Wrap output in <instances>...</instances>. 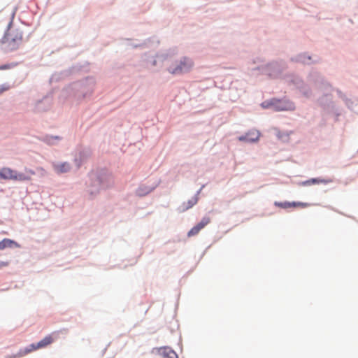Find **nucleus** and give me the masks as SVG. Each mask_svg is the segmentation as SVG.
Listing matches in <instances>:
<instances>
[{
    "mask_svg": "<svg viewBox=\"0 0 358 358\" xmlns=\"http://www.w3.org/2000/svg\"><path fill=\"white\" fill-rule=\"evenodd\" d=\"M158 60L162 62L166 71L173 75L186 73L192 70L194 62L187 57H182L176 59L173 57L166 55L159 57Z\"/></svg>",
    "mask_w": 358,
    "mask_h": 358,
    "instance_id": "f257e3e1",
    "label": "nucleus"
},
{
    "mask_svg": "<svg viewBox=\"0 0 358 358\" xmlns=\"http://www.w3.org/2000/svg\"><path fill=\"white\" fill-rule=\"evenodd\" d=\"M23 39V31L20 28L11 27L4 37V43L8 44L10 50H15Z\"/></svg>",
    "mask_w": 358,
    "mask_h": 358,
    "instance_id": "f03ea898",
    "label": "nucleus"
},
{
    "mask_svg": "<svg viewBox=\"0 0 358 358\" xmlns=\"http://www.w3.org/2000/svg\"><path fill=\"white\" fill-rule=\"evenodd\" d=\"M55 333L46 336L41 341L38 342L37 343H33L30 345L27 348L24 350V354L29 353L34 350H36L38 349L43 348L50 345L54 342V341L57 338L56 336H54Z\"/></svg>",
    "mask_w": 358,
    "mask_h": 358,
    "instance_id": "7ed1b4c3",
    "label": "nucleus"
},
{
    "mask_svg": "<svg viewBox=\"0 0 358 358\" xmlns=\"http://www.w3.org/2000/svg\"><path fill=\"white\" fill-rule=\"evenodd\" d=\"M262 105L264 108L271 106L275 110H288L294 109L292 103L286 101H275L271 103H266L264 102Z\"/></svg>",
    "mask_w": 358,
    "mask_h": 358,
    "instance_id": "20e7f679",
    "label": "nucleus"
},
{
    "mask_svg": "<svg viewBox=\"0 0 358 358\" xmlns=\"http://www.w3.org/2000/svg\"><path fill=\"white\" fill-rule=\"evenodd\" d=\"M103 186L102 182L98 176L96 174H92L90 176V183L88 190L90 194L93 195L97 194Z\"/></svg>",
    "mask_w": 358,
    "mask_h": 358,
    "instance_id": "39448f33",
    "label": "nucleus"
},
{
    "mask_svg": "<svg viewBox=\"0 0 358 358\" xmlns=\"http://www.w3.org/2000/svg\"><path fill=\"white\" fill-rule=\"evenodd\" d=\"M210 222V218L209 217H204L202 218L201 222L192 227L188 232L187 236L189 237L196 236L199 231L203 229L206 225Z\"/></svg>",
    "mask_w": 358,
    "mask_h": 358,
    "instance_id": "423d86ee",
    "label": "nucleus"
},
{
    "mask_svg": "<svg viewBox=\"0 0 358 358\" xmlns=\"http://www.w3.org/2000/svg\"><path fill=\"white\" fill-rule=\"evenodd\" d=\"M24 173H18L15 171V178L13 180L17 181H29L31 180L32 176L35 175L34 171L29 169H24Z\"/></svg>",
    "mask_w": 358,
    "mask_h": 358,
    "instance_id": "0eeeda50",
    "label": "nucleus"
},
{
    "mask_svg": "<svg viewBox=\"0 0 358 358\" xmlns=\"http://www.w3.org/2000/svg\"><path fill=\"white\" fill-rule=\"evenodd\" d=\"M260 134L258 131L252 130L248 132L245 136L238 138L240 141L254 143L259 140Z\"/></svg>",
    "mask_w": 358,
    "mask_h": 358,
    "instance_id": "6e6552de",
    "label": "nucleus"
},
{
    "mask_svg": "<svg viewBox=\"0 0 358 358\" xmlns=\"http://www.w3.org/2000/svg\"><path fill=\"white\" fill-rule=\"evenodd\" d=\"M15 171L9 167H3L0 169V179L6 180H13Z\"/></svg>",
    "mask_w": 358,
    "mask_h": 358,
    "instance_id": "1a4fd4ad",
    "label": "nucleus"
},
{
    "mask_svg": "<svg viewBox=\"0 0 358 358\" xmlns=\"http://www.w3.org/2000/svg\"><path fill=\"white\" fill-rule=\"evenodd\" d=\"M275 206L282 208H289L292 207H307L308 206L306 203L301 202H275Z\"/></svg>",
    "mask_w": 358,
    "mask_h": 358,
    "instance_id": "9d476101",
    "label": "nucleus"
},
{
    "mask_svg": "<svg viewBox=\"0 0 358 358\" xmlns=\"http://www.w3.org/2000/svg\"><path fill=\"white\" fill-rule=\"evenodd\" d=\"M158 352L164 358H178L177 354L169 347L160 348Z\"/></svg>",
    "mask_w": 358,
    "mask_h": 358,
    "instance_id": "9b49d317",
    "label": "nucleus"
},
{
    "mask_svg": "<svg viewBox=\"0 0 358 358\" xmlns=\"http://www.w3.org/2000/svg\"><path fill=\"white\" fill-rule=\"evenodd\" d=\"M53 169L57 173H64L69 172L71 169L70 164L67 162L61 164H54Z\"/></svg>",
    "mask_w": 358,
    "mask_h": 358,
    "instance_id": "f8f14e48",
    "label": "nucleus"
},
{
    "mask_svg": "<svg viewBox=\"0 0 358 358\" xmlns=\"http://www.w3.org/2000/svg\"><path fill=\"white\" fill-rule=\"evenodd\" d=\"M13 245L17 246V244L8 238H4L0 241V250H2L6 248H12Z\"/></svg>",
    "mask_w": 358,
    "mask_h": 358,
    "instance_id": "ddd939ff",
    "label": "nucleus"
},
{
    "mask_svg": "<svg viewBox=\"0 0 358 358\" xmlns=\"http://www.w3.org/2000/svg\"><path fill=\"white\" fill-rule=\"evenodd\" d=\"M196 203H197V198L193 197L187 201V204L185 203L183 204L182 210H187V209L192 208L193 206H194Z\"/></svg>",
    "mask_w": 358,
    "mask_h": 358,
    "instance_id": "4468645a",
    "label": "nucleus"
},
{
    "mask_svg": "<svg viewBox=\"0 0 358 358\" xmlns=\"http://www.w3.org/2000/svg\"><path fill=\"white\" fill-rule=\"evenodd\" d=\"M306 183H307L308 185L319 184V183H327V181L325 180L317 179V178H313L311 180H308Z\"/></svg>",
    "mask_w": 358,
    "mask_h": 358,
    "instance_id": "2eb2a0df",
    "label": "nucleus"
},
{
    "mask_svg": "<svg viewBox=\"0 0 358 358\" xmlns=\"http://www.w3.org/2000/svg\"><path fill=\"white\" fill-rule=\"evenodd\" d=\"M15 66V64H4V65H1L0 71L10 69L14 67Z\"/></svg>",
    "mask_w": 358,
    "mask_h": 358,
    "instance_id": "dca6fc26",
    "label": "nucleus"
},
{
    "mask_svg": "<svg viewBox=\"0 0 358 358\" xmlns=\"http://www.w3.org/2000/svg\"><path fill=\"white\" fill-rule=\"evenodd\" d=\"M9 89V87L6 85H0V94L3 92L7 91Z\"/></svg>",
    "mask_w": 358,
    "mask_h": 358,
    "instance_id": "f3484780",
    "label": "nucleus"
},
{
    "mask_svg": "<svg viewBox=\"0 0 358 358\" xmlns=\"http://www.w3.org/2000/svg\"><path fill=\"white\" fill-rule=\"evenodd\" d=\"M8 265V262L0 261V268L6 267Z\"/></svg>",
    "mask_w": 358,
    "mask_h": 358,
    "instance_id": "a211bd4d",
    "label": "nucleus"
},
{
    "mask_svg": "<svg viewBox=\"0 0 358 358\" xmlns=\"http://www.w3.org/2000/svg\"><path fill=\"white\" fill-rule=\"evenodd\" d=\"M148 192H149V191H146L145 192H142L141 188L138 189V194L140 196H144V195L147 194Z\"/></svg>",
    "mask_w": 358,
    "mask_h": 358,
    "instance_id": "6ab92c4d",
    "label": "nucleus"
},
{
    "mask_svg": "<svg viewBox=\"0 0 358 358\" xmlns=\"http://www.w3.org/2000/svg\"><path fill=\"white\" fill-rule=\"evenodd\" d=\"M38 171H41L43 174V173H45V170H44V169H43L42 167H39V168H38Z\"/></svg>",
    "mask_w": 358,
    "mask_h": 358,
    "instance_id": "aec40b11",
    "label": "nucleus"
},
{
    "mask_svg": "<svg viewBox=\"0 0 358 358\" xmlns=\"http://www.w3.org/2000/svg\"><path fill=\"white\" fill-rule=\"evenodd\" d=\"M156 62H157V61H156V60H155V61H154V64H154V65H155V64H156Z\"/></svg>",
    "mask_w": 358,
    "mask_h": 358,
    "instance_id": "412c9836",
    "label": "nucleus"
}]
</instances>
